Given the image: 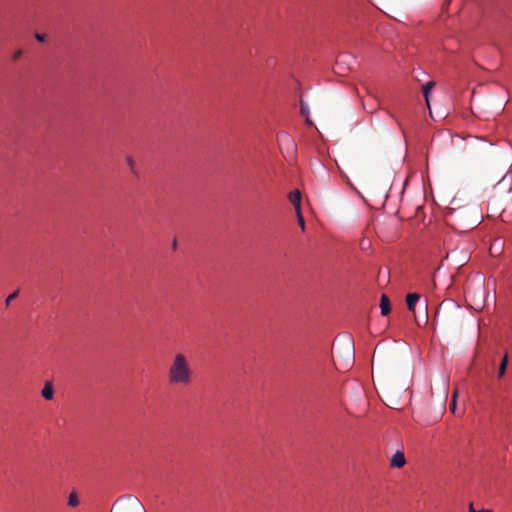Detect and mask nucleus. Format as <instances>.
I'll list each match as a JSON object with an SVG mask.
<instances>
[{"label":"nucleus","instance_id":"nucleus-14","mask_svg":"<svg viewBox=\"0 0 512 512\" xmlns=\"http://www.w3.org/2000/svg\"><path fill=\"white\" fill-rule=\"evenodd\" d=\"M301 113H302L303 115H308V114H309V108H308V106H307L305 103H303V102H301Z\"/></svg>","mask_w":512,"mask_h":512},{"label":"nucleus","instance_id":"nucleus-18","mask_svg":"<svg viewBox=\"0 0 512 512\" xmlns=\"http://www.w3.org/2000/svg\"><path fill=\"white\" fill-rule=\"evenodd\" d=\"M468 512H492V510H489V509H482V510H479V511H476L473 509L472 505L470 506V509Z\"/></svg>","mask_w":512,"mask_h":512},{"label":"nucleus","instance_id":"nucleus-1","mask_svg":"<svg viewBox=\"0 0 512 512\" xmlns=\"http://www.w3.org/2000/svg\"><path fill=\"white\" fill-rule=\"evenodd\" d=\"M193 370L190 361L183 353L175 354L168 369V381L171 385L187 386L191 383Z\"/></svg>","mask_w":512,"mask_h":512},{"label":"nucleus","instance_id":"nucleus-15","mask_svg":"<svg viewBox=\"0 0 512 512\" xmlns=\"http://www.w3.org/2000/svg\"><path fill=\"white\" fill-rule=\"evenodd\" d=\"M127 164H128V166L130 167L131 171H132L133 173H136V171H135V163H134V161H133V159H132V158H128V159H127Z\"/></svg>","mask_w":512,"mask_h":512},{"label":"nucleus","instance_id":"nucleus-17","mask_svg":"<svg viewBox=\"0 0 512 512\" xmlns=\"http://www.w3.org/2000/svg\"><path fill=\"white\" fill-rule=\"evenodd\" d=\"M35 38H36L39 42H44V41H45V35H44V34L37 33V34L35 35Z\"/></svg>","mask_w":512,"mask_h":512},{"label":"nucleus","instance_id":"nucleus-3","mask_svg":"<svg viewBox=\"0 0 512 512\" xmlns=\"http://www.w3.org/2000/svg\"><path fill=\"white\" fill-rule=\"evenodd\" d=\"M277 140L279 142L280 147H286L288 150L293 151L295 144L291 136L285 132H280L277 135Z\"/></svg>","mask_w":512,"mask_h":512},{"label":"nucleus","instance_id":"nucleus-7","mask_svg":"<svg viewBox=\"0 0 512 512\" xmlns=\"http://www.w3.org/2000/svg\"><path fill=\"white\" fill-rule=\"evenodd\" d=\"M380 310L381 315L383 316L388 315L391 311L389 298L385 294H383L380 298Z\"/></svg>","mask_w":512,"mask_h":512},{"label":"nucleus","instance_id":"nucleus-2","mask_svg":"<svg viewBox=\"0 0 512 512\" xmlns=\"http://www.w3.org/2000/svg\"><path fill=\"white\" fill-rule=\"evenodd\" d=\"M115 512H146L140 500L133 496H127L118 501L114 506Z\"/></svg>","mask_w":512,"mask_h":512},{"label":"nucleus","instance_id":"nucleus-19","mask_svg":"<svg viewBox=\"0 0 512 512\" xmlns=\"http://www.w3.org/2000/svg\"><path fill=\"white\" fill-rule=\"evenodd\" d=\"M20 55H21V51L16 52L14 55V59H17L18 57H20Z\"/></svg>","mask_w":512,"mask_h":512},{"label":"nucleus","instance_id":"nucleus-6","mask_svg":"<svg viewBox=\"0 0 512 512\" xmlns=\"http://www.w3.org/2000/svg\"><path fill=\"white\" fill-rule=\"evenodd\" d=\"M288 198L293 204L295 211L301 210V193L298 190L290 192Z\"/></svg>","mask_w":512,"mask_h":512},{"label":"nucleus","instance_id":"nucleus-10","mask_svg":"<svg viewBox=\"0 0 512 512\" xmlns=\"http://www.w3.org/2000/svg\"><path fill=\"white\" fill-rule=\"evenodd\" d=\"M68 505L71 507H76L79 505V498L75 492H71L68 498Z\"/></svg>","mask_w":512,"mask_h":512},{"label":"nucleus","instance_id":"nucleus-5","mask_svg":"<svg viewBox=\"0 0 512 512\" xmlns=\"http://www.w3.org/2000/svg\"><path fill=\"white\" fill-rule=\"evenodd\" d=\"M406 463L404 453L397 451L391 458V466L396 468H402Z\"/></svg>","mask_w":512,"mask_h":512},{"label":"nucleus","instance_id":"nucleus-8","mask_svg":"<svg viewBox=\"0 0 512 512\" xmlns=\"http://www.w3.org/2000/svg\"><path fill=\"white\" fill-rule=\"evenodd\" d=\"M419 299H420V296L417 293H410V294H408L407 297H406L407 308L410 311L414 312L415 305L419 301Z\"/></svg>","mask_w":512,"mask_h":512},{"label":"nucleus","instance_id":"nucleus-11","mask_svg":"<svg viewBox=\"0 0 512 512\" xmlns=\"http://www.w3.org/2000/svg\"><path fill=\"white\" fill-rule=\"evenodd\" d=\"M507 362H508V357H507V354H505L501 361V364L499 366V371H498L499 377H502L505 374Z\"/></svg>","mask_w":512,"mask_h":512},{"label":"nucleus","instance_id":"nucleus-4","mask_svg":"<svg viewBox=\"0 0 512 512\" xmlns=\"http://www.w3.org/2000/svg\"><path fill=\"white\" fill-rule=\"evenodd\" d=\"M434 87H435V82L434 81H428L422 87V93H423L425 102L427 104V107L429 108L430 111H431V107H430V94H431V91H432V89Z\"/></svg>","mask_w":512,"mask_h":512},{"label":"nucleus","instance_id":"nucleus-16","mask_svg":"<svg viewBox=\"0 0 512 512\" xmlns=\"http://www.w3.org/2000/svg\"><path fill=\"white\" fill-rule=\"evenodd\" d=\"M17 297V292H14L12 294H10L7 299H6V303L9 304L13 299H15Z\"/></svg>","mask_w":512,"mask_h":512},{"label":"nucleus","instance_id":"nucleus-12","mask_svg":"<svg viewBox=\"0 0 512 512\" xmlns=\"http://www.w3.org/2000/svg\"><path fill=\"white\" fill-rule=\"evenodd\" d=\"M457 397H458V390H454L452 394V401L450 404V410L453 414L456 413L457 410Z\"/></svg>","mask_w":512,"mask_h":512},{"label":"nucleus","instance_id":"nucleus-13","mask_svg":"<svg viewBox=\"0 0 512 512\" xmlns=\"http://www.w3.org/2000/svg\"><path fill=\"white\" fill-rule=\"evenodd\" d=\"M296 215H297V219H298V224L301 227V229L304 231L305 230V221H304V217L302 215L301 210L296 211Z\"/></svg>","mask_w":512,"mask_h":512},{"label":"nucleus","instance_id":"nucleus-9","mask_svg":"<svg viewBox=\"0 0 512 512\" xmlns=\"http://www.w3.org/2000/svg\"><path fill=\"white\" fill-rule=\"evenodd\" d=\"M41 394L46 400H52L54 396V389L52 384L47 382L43 387Z\"/></svg>","mask_w":512,"mask_h":512}]
</instances>
